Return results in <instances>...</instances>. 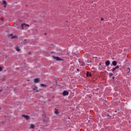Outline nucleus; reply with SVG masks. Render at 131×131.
Wrapping results in <instances>:
<instances>
[{
	"label": "nucleus",
	"instance_id": "22",
	"mask_svg": "<svg viewBox=\"0 0 131 131\" xmlns=\"http://www.w3.org/2000/svg\"><path fill=\"white\" fill-rule=\"evenodd\" d=\"M45 35H47V33H45Z\"/></svg>",
	"mask_w": 131,
	"mask_h": 131
},
{
	"label": "nucleus",
	"instance_id": "13",
	"mask_svg": "<svg viewBox=\"0 0 131 131\" xmlns=\"http://www.w3.org/2000/svg\"><path fill=\"white\" fill-rule=\"evenodd\" d=\"M87 76H92V73H90L89 72H87L86 73Z\"/></svg>",
	"mask_w": 131,
	"mask_h": 131
},
{
	"label": "nucleus",
	"instance_id": "15",
	"mask_svg": "<svg viewBox=\"0 0 131 131\" xmlns=\"http://www.w3.org/2000/svg\"><path fill=\"white\" fill-rule=\"evenodd\" d=\"M127 73H129V72H130V69L128 68L127 69Z\"/></svg>",
	"mask_w": 131,
	"mask_h": 131
},
{
	"label": "nucleus",
	"instance_id": "18",
	"mask_svg": "<svg viewBox=\"0 0 131 131\" xmlns=\"http://www.w3.org/2000/svg\"><path fill=\"white\" fill-rule=\"evenodd\" d=\"M0 71H3V68L0 67Z\"/></svg>",
	"mask_w": 131,
	"mask_h": 131
},
{
	"label": "nucleus",
	"instance_id": "10",
	"mask_svg": "<svg viewBox=\"0 0 131 131\" xmlns=\"http://www.w3.org/2000/svg\"><path fill=\"white\" fill-rule=\"evenodd\" d=\"M105 65L106 66H109L110 65V61L107 60L105 62Z\"/></svg>",
	"mask_w": 131,
	"mask_h": 131
},
{
	"label": "nucleus",
	"instance_id": "23",
	"mask_svg": "<svg viewBox=\"0 0 131 131\" xmlns=\"http://www.w3.org/2000/svg\"><path fill=\"white\" fill-rule=\"evenodd\" d=\"M79 70V69H77V71H78Z\"/></svg>",
	"mask_w": 131,
	"mask_h": 131
},
{
	"label": "nucleus",
	"instance_id": "24",
	"mask_svg": "<svg viewBox=\"0 0 131 131\" xmlns=\"http://www.w3.org/2000/svg\"><path fill=\"white\" fill-rule=\"evenodd\" d=\"M99 65H101V63Z\"/></svg>",
	"mask_w": 131,
	"mask_h": 131
},
{
	"label": "nucleus",
	"instance_id": "21",
	"mask_svg": "<svg viewBox=\"0 0 131 131\" xmlns=\"http://www.w3.org/2000/svg\"><path fill=\"white\" fill-rule=\"evenodd\" d=\"M115 78V77H113V79H114Z\"/></svg>",
	"mask_w": 131,
	"mask_h": 131
},
{
	"label": "nucleus",
	"instance_id": "1",
	"mask_svg": "<svg viewBox=\"0 0 131 131\" xmlns=\"http://www.w3.org/2000/svg\"><path fill=\"white\" fill-rule=\"evenodd\" d=\"M53 58L56 60V61H63V59H61L59 57L53 56Z\"/></svg>",
	"mask_w": 131,
	"mask_h": 131
},
{
	"label": "nucleus",
	"instance_id": "20",
	"mask_svg": "<svg viewBox=\"0 0 131 131\" xmlns=\"http://www.w3.org/2000/svg\"><path fill=\"white\" fill-rule=\"evenodd\" d=\"M101 21H104V18H101Z\"/></svg>",
	"mask_w": 131,
	"mask_h": 131
},
{
	"label": "nucleus",
	"instance_id": "11",
	"mask_svg": "<svg viewBox=\"0 0 131 131\" xmlns=\"http://www.w3.org/2000/svg\"><path fill=\"white\" fill-rule=\"evenodd\" d=\"M35 127V125L33 124H30V128H34Z\"/></svg>",
	"mask_w": 131,
	"mask_h": 131
},
{
	"label": "nucleus",
	"instance_id": "2",
	"mask_svg": "<svg viewBox=\"0 0 131 131\" xmlns=\"http://www.w3.org/2000/svg\"><path fill=\"white\" fill-rule=\"evenodd\" d=\"M22 117H24L25 119H26V120H29V119H30V117L29 116H27L25 115H23L22 116Z\"/></svg>",
	"mask_w": 131,
	"mask_h": 131
},
{
	"label": "nucleus",
	"instance_id": "4",
	"mask_svg": "<svg viewBox=\"0 0 131 131\" xmlns=\"http://www.w3.org/2000/svg\"><path fill=\"white\" fill-rule=\"evenodd\" d=\"M2 5H3V7L4 8H7V2H6L5 1H2Z\"/></svg>",
	"mask_w": 131,
	"mask_h": 131
},
{
	"label": "nucleus",
	"instance_id": "6",
	"mask_svg": "<svg viewBox=\"0 0 131 131\" xmlns=\"http://www.w3.org/2000/svg\"><path fill=\"white\" fill-rule=\"evenodd\" d=\"M24 26H28V27H29V25H26V24H22L21 25V29L22 30H23L24 29Z\"/></svg>",
	"mask_w": 131,
	"mask_h": 131
},
{
	"label": "nucleus",
	"instance_id": "16",
	"mask_svg": "<svg viewBox=\"0 0 131 131\" xmlns=\"http://www.w3.org/2000/svg\"><path fill=\"white\" fill-rule=\"evenodd\" d=\"M11 38L14 39V38H18V36H13V37H11Z\"/></svg>",
	"mask_w": 131,
	"mask_h": 131
},
{
	"label": "nucleus",
	"instance_id": "3",
	"mask_svg": "<svg viewBox=\"0 0 131 131\" xmlns=\"http://www.w3.org/2000/svg\"><path fill=\"white\" fill-rule=\"evenodd\" d=\"M62 95L63 96H68V95H69V93L68 92V91H64L62 92Z\"/></svg>",
	"mask_w": 131,
	"mask_h": 131
},
{
	"label": "nucleus",
	"instance_id": "7",
	"mask_svg": "<svg viewBox=\"0 0 131 131\" xmlns=\"http://www.w3.org/2000/svg\"><path fill=\"white\" fill-rule=\"evenodd\" d=\"M15 50L16 51H17V52H20V51H21V50L20 49V47L16 46L15 47Z\"/></svg>",
	"mask_w": 131,
	"mask_h": 131
},
{
	"label": "nucleus",
	"instance_id": "14",
	"mask_svg": "<svg viewBox=\"0 0 131 131\" xmlns=\"http://www.w3.org/2000/svg\"><path fill=\"white\" fill-rule=\"evenodd\" d=\"M40 86H42V87H45V88H47V86H48V85L47 84H40Z\"/></svg>",
	"mask_w": 131,
	"mask_h": 131
},
{
	"label": "nucleus",
	"instance_id": "9",
	"mask_svg": "<svg viewBox=\"0 0 131 131\" xmlns=\"http://www.w3.org/2000/svg\"><path fill=\"white\" fill-rule=\"evenodd\" d=\"M118 68H119V66H116L115 68H114L112 70L113 72H114V71H115V70H116L117 69H118Z\"/></svg>",
	"mask_w": 131,
	"mask_h": 131
},
{
	"label": "nucleus",
	"instance_id": "8",
	"mask_svg": "<svg viewBox=\"0 0 131 131\" xmlns=\"http://www.w3.org/2000/svg\"><path fill=\"white\" fill-rule=\"evenodd\" d=\"M113 66H116L117 65V61H113L112 62Z\"/></svg>",
	"mask_w": 131,
	"mask_h": 131
},
{
	"label": "nucleus",
	"instance_id": "12",
	"mask_svg": "<svg viewBox=\"0 0 131 131\" xmlns=\"http://www.w3.org/2000/svg\"><path fill=\"white\" fill-rule=\"evenodd\" d=\"M33 91H35L36 93H38V92H39V91L37 90V87H35L33 89Z\"/></svg>",
	"mask_w": 131,
	"mask_h": 131
},
{
	"label": "nucleus",
	"instance_id": "19",
	"mask_svg": "<svg viewBox=\"0 0 131 131\" xmlns=\"http://www.w3.org/2000/svg\"><path fill=\"white\" fill-rule=\"evenodd\" d=\"M110 76H112V75H113V73H110Z\"/></svg>",
	"mask_w": 131,
	"mask_h": 131
},
{
	"label": "nucleus",
	"instance_id": "5",
	"mask_svg": "<svg viewBox=\"0 0 131 131\" xmlns=\"http://www.w3.org/2000/svg\"><path fill=\"white\" fill-rule=\"evenodd\" d=\"M34 82H35V83H38V82H40V80H39V78H35L34 80Z\"/></svg>",
	"mask_w": 131,
	"mask_h": 131
},
{
	"label": "nucleus",
	"instance_id": "17",
	"mask_svg": "<svg viewBox=\"0 0 131 131\" xmlns=\"http://www.w3.org/2000/svg\"><path fill=\"white\" fill-rule=\"evenodd\" d=\"M55 114H59V111H58V110H56V111H55Z\"/></svg>",
	"mask_w": 131,
	"mask_h": 131
}]
</instances>
